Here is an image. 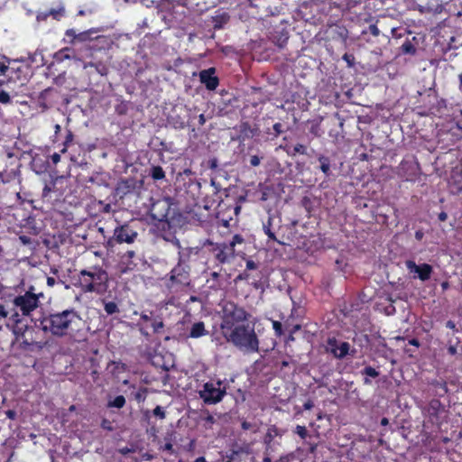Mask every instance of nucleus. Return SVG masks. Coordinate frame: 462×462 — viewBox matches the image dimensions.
<instances>
[{
	"instance_id": "8",
	"label": "nucleus",
	"mask_w": 462,
	"mask_h": 462,
	"mask_svg": "<svg viewBox=\"0 0 462 462\" xmlns=\"http://www.w3.org/2000/svg\"><path fill=\"white\" fill-rule=\"evenodd\" d=\"M241 210V206L235 198L221 199L217 204L216 217L218 225L224 227H229L237 222V216Z\"/></svg>"
},
{
	"instance_id": "63",
	"label": "nucleus",
	"mask_w": 462,
	"mask_h": 462,
	"mask_svg": "<svg viewBox=\"0 0 462 462\" xmlns=\"http://www.w3.org/2000/svg\"><path fill=\"white\" fill-rule=\"evenodd\" d=\"M274 462H291V455H282Z\"/></svg>"
},
{
	"instance_id": "20",
	"label": "nucleus",
	"mask_w": 462,
	"mask_h": 462,
	"mask_svg": "<svg viewBox=\"0 0 462 462\" xmlns=\"http://www.w3.org/2000/svg\"><path fill=\"white\" fill-rule=\"evenodd\" d=\"M432 393L437 397H443L448 393L447 382L444 379H433L429 382Z\"/></svg>"
},
{
	"instance_id": "11",
	"label": "nucleus",
	"mask_w": 462,
	"mask_h": 462,
	"mask_svg": "<svg viewBox=\"0 0 462 462\" xmlns=\"http://www.w3.org/2000/svg\"><path fill=\"white\" fill-rule=\"evenodd\" d=\"M6 76L8 83L11 81H18L21 86L24 85L31 76V67L28 64L14 61L7 66Z\"/></svg>"
},
{
	"instance_id": "25",
	"label": "nucleus",
	"mask_w": 462,
	"mask_h": 462,
	"mask_svg": "<svg viewBox=\"0 0 462 462\" xmlns=\"http://www.w3.org/2000/svg\"><path fill=\"white\" fill-rule=\"evenodd\" d=\"M65 36L69 39V42L73 43L76 41L84 42L88 38V32H78L75 29H68L65 32Z\"/></svg>"
},
{
	"instance_id": "5",
	"label": "nucleus",
	"mask_w": 462,
	"mask_h": 462,
	"mask_svg": "<svg viewBox=\"0 0 462 462\" xmlns=\"http://www.w3.org/2000/svg\"><path fill=\"white\" fill-rule=\"evenodd\" d=\"M164 281L166 287L174 291H182L190 285V266L181 255L179 256L177 264L165 276Z\"/></svg>"
},
{
	"instance_id": "42",
	"label": "nucleus",
	"mask_w": 462,
	"mask_h": 462,
	"mask_svg": "<svg viewBox=\"0 0 462 462\" xmlns=\"http://www.w3.org/2000/svg\"><path fill=\"white\" fill-rule=\"evenodd\" d=\"M147 390L144 387L140 388L135 393H134V399L138 402H144L146 398Z\"/></svg>"
},
{
	"instance_id": "36",
	"label": "nucleus",
	"mask_w": 462,
	"mask_h": 462,
	"mask_svg": "<svg viewBox=\"0 0 462 462\" xmlns=\"http://www.w3.org/2000/svg\"><path fill=\"white\" fill-rule=\"evenodd\" d=\"M447 350L450 356L461 355L462 345L460 339L458 337H456V345H448L447 346Z\"/></svg>"
},
{
	"instance_id": "24",
	"label": "nucleus",
	"mask_w": 462,
	"mask_h": 462,
	"mask_svg": "<svg viewBox=\"0 0 462 462\" xmlns=\"http://www.w3.org/2000/svg\"><path fill=\"white\" fill-rule=\"evenodd\" d=\"M208 332L206 329L205 323L203 321H198L192 324V326L190 327L189 337L199 338L208 335Z\"/></svg>"
},
{
	"instance_id": "48",
	"label": "nucleus",
	"mask_w": 462,
	"mask_h": 462,
	"mask_svg": "<svg viewBox=\"0 0 462 462\" xmlns=\"http://www.w3.org/2000/svg\"><path fill=\"white\" fill-rule=\"evenodd\" d=\"M152 414L156 417H158L159 419L161 420H163L165 419L166 417V412L165 411L163 410V408L162 406H156L153 411H152Z\"/></svg>"
},
{
	"instance_id": "23",
	"label": "nucleus",
	"mask_w": 462,
	"mask_h": 462,
	"mask_svg": "<svg viewBox=\"0 0 462 462\" xmlns=\"http://www.w3.org/2000/svg\"><path fill=\"white\" fill-rule=\"evenodd\" d=\"M282 430L275 425H271L264 435L263 443L266 445V451L271 448V445L275 437L282 436Z\"/></svg>"
},
{
	"instance_id": "18",
	"label": "nucleus",
	"mask_w": 462,
	"mask_h": 462,
	"mask_svg": "<svg viewBox=\"0 0 462 462\" xmlns=\"http://www.w3.org/2000/svg\"><path fill=\"white\" fill-rule=\"evenodd\" d=\"M10 320L12 321V324H7V327H11V329L15 336V340L20 341L21 338L25 337L27 325L22 324L20 314L17 311H14L11 315Z\"/></svg>"
},
{
	"instance_id": "49",
	"label": "nucleus",
	"mask_w": 462,
	"mask_h": 462,
	"mask_svg": "<svg viewBox=\"0 0 462 462\" xmlns=\"http://www.w3.org/2000/svg\"><path fill=\"white\" fill-rule=\"evenodd\" d=\"M18 342L20 343V348L23 350H30L31 346L33 345V343L29 342L28 339L25 338V337L23 338H21V340Z\"/></svg>"
},
{
	"instance_id": "61",
	"label": "nucleus",
	"mask_w": 462,
	"mask_h": 462,
	"mask_svg": "<svg viewBox=\"0 0 462 462\" xmlns=\"http://www.w3.org/2000/svg\"><path fill=\"white\" fill-rule=\"evenodd\" d=\"M51 160L54 165H56L60 161V155L57 152H54L52 155H51Z\"/></svg>"
},
{
	"instance_id": "16",
	"label": "nucleus",
	"mask_w": 462,
	"mask_h": 462,
	"mask_svg": "<svg viewBox=\"0 0 462 462\" xmlns=\"http://www.w3.org/2000/svg\"><path fill=\"white\" fill-rule=\"evenodd\" d=\"M428 414L432 424L439 426L442 423L441 415L445 412L443 404L438 399H432L428 405Z\"/></svg>"
},
{
	"instance_id": "22",
	"label": "nucleus",
	"mask_w": 462,
	"mask_h": 462,
	"mask_svg": "<svg viewBox=\"0 0 462 462\" xmlns=\"http://www.w3.org/2000/svg\"><path fill=\"white\" fill-rule=\"evenodd\" d=\"M449 189L452 194L462 192V172H454L449 180Z\"/></svg>"
},
{
	"instance_id": "55",
	"label": "nucleus",
	"mask_w": 462,
	"mask_h": 462,
	"mask_svg": "<svg viewBox=\"0 0 462 462\" xmlns=\"http://www.w3.org/2000/svg\"><path fill=\"white\" fill-rule=\"evenodd\" d=\"M301 328V326L300 324H296L294 325L291 329H290V336H289V339L290 340H293V334H295L297 331H299L300 329Z\"/></svg>"
},
{
	"instance_id": "52",
	"label": "nucleus",
	"mask_w": 462,
	"mask_h": 462,
	"mask_svg": "<svg viewBox=\"0 0 462 462\" xmlns=\"http://www.w3.org/2000/svg\"><path fill=\"white\" fill-rule=\"evenodd\" d=\"M250 279V274L247 271H244L243 273H239L236 278V281H248Z\"/></svg>"
},
{
	"instance_id": "19",
	"label": "nucleus",
	"mask_w": 462,
	"mask_h": 462,
	"mask_svg": "<svg viewBox=\"0 0 462 462\" xmlns=\"http://www.w3.org/2000/svg\"><path fill=\"white\" fill-rule=\"evenodd\" d=\"M136 181L134 178L122 179L116 186V192L120 196H125L135 189Z\"/></svg>"
},
{
	"instance_id": "9",
	"label": "nucleus",
	"mask_w": 462,
	"mask_h": 462,
	"mask_svg": "<svg viewBox=\"0 0 462 462\" xmlns=\"http://www.w3.org/2000/svg\"><path fill=\"white\" fill-rule=\"evenodd\" d=\"M138 236L137 230L130 223L120 224L115 227L113 235L106 240L105 246L107 250H113L117 245H132Z\"/></svg>"
},
{
	"instance_id": "41",
	"label": "nucleus",
	"mask_w": 462,
	"mask_h": 462,
	"mask_svg": "<svg viewBox=\"0 0 462 462\" xmlns=\"http://www.w3.org/2000/svg\"><path fill=\"white\" fill-rule=\"evenodd\" d=\"M165 439H167V438H165ZM160 449L162 450V451H167V452H169L171 455L177 454V452L174 449L173 445L171 443V438L168 439V441L164 444V446L161 447Z\"/></svg>"
},
{
	"instance_id": "62",
	"label": "nucleus",
	"mask_w": 462,
	"mask_h": 462,
	"mask_svg": "<svg viewBox=\"0 0 462 462\" xmlns=\"http://www.w3.org/2000/svg\"><path fill=\"white\" fill-rule=\"evenodd\" d=\"M342 4L346 5L347 7H354L356 4V0H342Z\"/></svg>"
},
{
	"instance_id": "7",
	"label": "nucleus",
	"mask_w": 462,
	"mask_h": 462,
	"mask_svg": "<svg viewBox=\"0 0 462 462\" xmlns=\"http://www.w3.org/2000/svg\"><path fill=\"white\" fill-rule=\"evenodd\" d=\"M227 383L221 379L209 380L203 383L202 388L199 390V398L207 405H214L221 402L226 395Z\"/></svg>"
},
{
	"instance_id": "33",
	"label": "nucleus",
	"mask_w": 462,
	"mask_h": 462,
	"mask_svg": "<svg viewBox=\"0 0 462 462\" xmlns=\"http://www.w3.org/2000/svg\"><path fill=\"white\" fill-rule=\"evenodd\" d=\"M20 175L19 166L16 169L4 170L5 184L10 183Z\"/></svg>"
},
{
	"instance_id": "35",
	"label": "nucleus",
	"mask_w": 462,
	"mask_h": 462,
	"mask_svg": "<svg viewBox=\"0 0 462 462\" xmlns=\"http://www.w3.org/2000/svg\"><path fill=\"white\" fill-rule=\"evenodd\" d=\"M150 176L154 180H163L165 178V172L163 171V169L157 165V166H152L150 170Z\"/></svg>"
},
{
	"instance_id": "39",
	"label": "nucleus",
	"mask_w": 462,
	"mask_h": 462,
	"mask_svg": "<svg viewBox=\"0 0 462 462\" xmlns=\"http://www.w3.org/2000/svg\"><path fill=\"white\" fill-rule=\"evenodd\" d=\"M50 16H52L53 19L59 21L65 14V9L63 7H60L58 9H50L49 11Z\"/></svg>"
},
{
	"instance_id": "12",
	"label": "nucleus",
	"mask_w": 462,
	"mask_h": 462,
	"mask_svg": "<svg viewBox=\"0 0 462 462\" xmlns=\"http://www.w3.org/2000/svg\"><path fill=\"white\" fill-rule=\"evenodd\" d=\"M251 6L256 9L254 14L261 20L278 15L283 10L282 6H274L275 11H271L272 0H252Z\"/></svg>"
},
{
	"instance_id": "4",
	"label": "nucleus",
	"mask_w": 462,
	"mask_h": 462,
	"mask_svg": "<svg viewBox=\"0 0 462 462\" xmlns=\"http://www.w3.org/2000/svg\"><path fill=\"white\" fill-rule=\"evenodd\" d=\"M171 205L170 199H158L152 204L150 212L152 217L159 222L157 227L159 231L162 232V237L166 241H172L179 248H180V241L171 231V220L173 218Z\"/></svg>"
},
{
	"instance_id": "30",
	"label": "nucleus",
	"mask_w": 462,
	"mask_h": 462,
	"mask_svg": "<svg viewBox=\"0 0 462 462\" xmlns=\"http://www.w3.org/2000/svg\"><path fill=\"white\" fill-rule=\"evenodd\" d=\"M200 419L206 429H211L213 424L216 423L215 417L208 410L202 411Z\"/></svg>"
},
{
	"instance_id": "27",
	"label": "nucleus",
	"mask_w": 462,
	"mask_h": 462,
	"mask_svg": "<svg viewBox=\"0 0 462 462\" xmlns=\"http://www.w3.org/2000/svg\"><path fill=\"white\" fill-rule=\"evenodd\" d=\"M74 51L69 47H65L56 51L53 55V59L56 62L61 63L67 60H71L74 57Z\"/></svg>"
},
{
	"instance_id": "14",
	"label": "nucleus",
	"mask_w": 462,
	"mask_h": 462,
	"mask_svg": "<svg viewBox=\"0 0 462 462\" xmlns=\"http://www.w3.org/2000/svg\"><path fill=\"white\" fill-rule=\"evenodd\" d=\"M100 52L99 50H95L90 52L89 58L90 60L83 61V69H87L88 68H94L97 73L101 76H106L108 73V67L106 62H104L101 59H98L97 54Z\"/></svg>"
},
{
	"instance_id": "32",
	"label": "nucleus",
	"mask_w": 462,
	"mask_h": 462,
	"mask_svg": "<svg viewBox=\"0 0 462 462\" xmlns=\"http://www.w3.org/2000/svg\"><path fill=\"white\" fill-rule=\"evenodd\" d=\"M125 398L123 395H117L113 399H109L107 402V408L121 409L125 405Z\"/></svg>"
},
{
	"instance_id": "26",
	"label": "nucleus",
	"mask_w": 462,
	"mask_h": 462,
	"mask_svg": "<svg viewBox=\"0 0 462 462\" xmlns=\"http://www.w3.org/2000/svg\"><path fill=\"white\" fill-rule=\"evenodd\" d=\"M6 88L0 89V104L4 106L11 105L13 97L17 96L14 89L9 90V83L6 84Z\"/></svg>"
},
{
	"instance_id": "2",
	"label": "nucleus",
	"mask_w": 462,
	"mask_h": 462,
	"mask_svg": "<svg viewBox=\"0 0 462 462\" xmlns=\"http://www.w3.org/2000/svg\"><path fill=\"white\" fill-rule=\"evenodd\" d=\"M34 325L46 335L57 338L67 337L71 342H84L88 337L82 318L72 308L42 312L35 319Z\"/></svg>"
},
{
	"instance_id": "28",
	"label": "nucleus",
	"mask_w": 462,
	"mask_h": 462,
	"mask_svg": "<svg viewBox=\"0 0 462 462\" xmlns=\"http://www.w3.org/2000/svg\"><path fill=\"white\" fill-rule=\"evenodd\" d=\"M318 161L319 162V170L323 172L325 177H329L331 175V170H330L331 161H330V158L326 156V155L319 154L318 156Z\"/></svg>"
},
{
	"instance_id": "37",
	"label": "nucleus",
	"mask_w": 462,
	"mask_h": 462,
	"mask_svg": "<svg viewBox=\"0 0 462 462\" xmlns=\"http://www.w3.org/2000/svg\"><path fill=\"white\" fill-rule=\"evenodd\" d=\"M151 326L152 328L153 333L155 334L162 333L164 328L163 320L160 316H157L154 319H152Z\"/></svg>"
},
{
	"instance_id": "45",
	"label": "nucleus",
	"mask_w": 462,
	"mask_h": 462,
	"mask_svg": "<svg viewBox=\"0 0 462 462\" xmlns=\"http://www.w3.org/2000/svg\"><path fill=\"white\" fill-rule=\"evenodd\" d=\"M296 154H302V155L307 154V147L301 143H297L293 147V152L291 153V155H296Z\"/></svg>"
},
{
	"instance_id": "40",
	"label": "nucleus",
	"mask_w": 462,
	"mask_h": 462,
	"mask_svg": "<svg viewBox=\"0 0 462 462\" xmlns=\"http://www.w3.org/2000/svg\"><path fill=\"white\" fill-rule=\"evenodd\" d=\"M245 239L244 237L239 235V234H236L233 237H232V240L229 241L228 243H226V245L229 246L230 249H233L235 250V246L237 245V244H242L244 243Z\"/></svg>"
},
{
	"instance_id": "56",
	"label": "nucleus",
	"mask_w": 462,
	"mask_h": 462,
	"mask_svg": "<svg viewBox=\"0 0 462 462\" xmlns=\"http://www.w3.org/2000/svg\"><path fill=\"white\" fill-rule=\"evenodd\" d=\"M261 159L258 155H252L250 158V164L254 167H256L260 164Z\"/></svg>"
},
{
	"instance_id": "57",
	"label": "nucleus",
	"mask_w": 462,
	"mask_h": 462,
	"mask_svg": "<svg viewBox=\"0 0 462 462\" xmlns=\"http://www.w3.org/2000/svg\"><path fill=\"white\" fill-rule=\"evenodd\" d=\"M343 60H344L345 61H346V62H347V64H348V66H349V67H351V66H353V65H354V60H355V58H354V56H353V55L346 53V54H344V56H343Z\"/></svg>"
},
{
	"instance_id": "15",
	"label": "nucleus",
	"mask_w": 462,
	"mask_h": 462,
	"mask_svg": "<svg viewBox=\"0 0 462 462\" xmlns=\"http://www.w3.org/2000/svg\"><path fill=\"white\" fill-rule=\"evenodd\" d=\"M216 69L214 67L208 68L199 71V81L209 91L216 90L219 85V79L216 75Z\"/></svg>"
},
{
	"instance_id": "29",
	"label": "nucleus",
	"mask_w": 462,
	"mask_h": 462,
	"mask_svg": "<svg viewBox=\"0 0 462 462\" xmlns=\"http://www.w3.org/2000/svg\"><path fill=\"white\" fill-rule=\"evenodd\" d=\"M272 226H273V217H268L267 221L263 224V229L264 234L268 236L269 240L282 244L276 238L275 233L273 231Z\"/></svg>"
},
{
	"instance_id": "50",
	"label": "nucleus",
	"mask_w": 462,
	"mask_h": 462,
	"mask_svg": "<svg viewBox=\"0 0 462 462\" xmlns=\"http://www.w3.org/2000/svg\"><path fill=\"white\" fill-rule=\"evenodd\" d=\"M273 130L274 137H278L282 133H283L282 125L281 123H275L273 125Z\"/></svg>"
},
{
	"instance_id": "34",
	"label": "nucleus",
	"mask_w": 462,
	"mask_h": 462,
	"mask_svg": "<svg viewBox=\"0 0 462 462\" xmlns=\"http://www.w3.org/2000/svg\"><path fill=\"white\" fill-rule=\"evenodd\" d=\"M102 302L106 315H113L120 312L119 307L115 301H106L103 300Z\"/></svg>"
},
{
	"instance_id": "47",
	"label": "nucleus",
	"mask_w": 462,
	"mask_h": 462,
	"mask_svg": "<svg viewBox=\"0 0 462 462\" xmlns=\"http://www.w3.org/2000/svg\"><path fill=\"white\" fill-rule=\"evenodd\" d=\"M295 433L298 434L300 439H304L308 436V430L305 426L297 425L295 428Z\"/></svg>"
},
{
	"instance_id": "17",
	"label": "nucleus",
	"mask_w": 462,
	"mask_h": 462,
	"mask_svg": "<svg viewBox=\"0 0 462 462\" xmlns=\"http://www.w3.org/2000/svg\"><path fill=\"white\" fill-rule=\"evenodd\" d=\"M327 344V350L337 358H344L348 354L350 345L347 342H342L338 345V342L335 337H329Z\"/></svg>"
},
{
	"instance_id": "6",
	"label": "nucleus",
	"mask_w": 462,
	"mask_h": 462,
	"mask_svg": "<svg viewBox=\"0 0 462 462\" xmlns=\"http://www.w3.org/2000/svg\"><path fill=\"white\" fill-rule=\"evenodd\" d=\"M42 297L43 293H36L32 286L23 294L19 295H15L11 289V305L23 316H30L40 306V298Z\"/></svg>"
},
{
	"instance_id": "10",
	"label": "nucleus",
	"mask_w": 462,
	"mask_h": 462,
	"mask_svg": "<svg viewBox=\"0 0 462 462\" xmlns=\"http://www.w3.org/2000/svg\"><path fill=\"white\" fill-rule=\"evenodd\" d=\"M217 266L230 263L236 257V250L230 249L226 242L216 243L208 239L205 244Z\"/></svg>"
},
{
	"instance_id": "13",
	"label": "nucleus",
	"mask_w": 462,
	"mask_h": 462,
	"mask_svg": "<svg viewBox=\"0 0 462 462\" xmlns=\"http://www.w3.org/2000/svg\"><path fill=\"white\" fill-rule=\"evenodd\" d=\"M405 266L409 270L410 273H415L418 274V278L422 281H428L431 273L433 272V268L429 263H421L416 264V263L412 260H407L405 262Z\"/></svg>"
},
{
	"instance_id": "59",
	"label": "nucleus",
	"mask_w": 462,
	"mask_h": 462,
	"mask_svg": "<svg viewBox=\"0 0 462 462\" xmlns=\"http://www.w3.org/2000/svg\"><path fill=\"white\" fill-rule=\"evenodd\" d=\"M245 267H246L245 271L255 270V269H257V264L254 261L250 259V260L246 261Z\"/></svg>"
},
{
	"instance_id": "64",
	"label": "nucleus",
	"mask_w": 462,
	"mask_h": 462,
	"mask_svg": "<svg viewBox=\"0 0 462 462\" xmlns=\"http://www.w3.org/2000/svg\"><path fill=\"white\" fill-rule=\"evenodd\" d=\"M140 319H141V320H143L144 322L152 320V317L149 314H147L146 312H142L140 315Z\"/></svg>"
},
{
	"instance_id": "38",
	"label": "nucleus",
	"mask_w": 462,
	"mask_h": 462,
	"mask_svg": "<svg viewBox=\"0 0 462 462\" xmlns=\"http://www.w3.org/2000/svg\"><path fill=\"white\" fill-rule=\"evenodd\" d=\"M402 51L403 53H406V54H415L416 53L415 46L409 40L405 41L402 43Z\"/></svg>"
},
{
	"instance_id": "3",
	"label": "nucleus",
	"mask_w": 462,
	"mask_h": 462,
	"mask_svg": "<svg viewBox=\"0 0 462 462\" xmlns=\"http://www.w3.org/2000/svg\"><path fill=\"white\" fill-rule=\"evenodd\" d=\"M78 282L81 291L103 295L108 289V274L101 266H91L79 271Z\"/></svg>"
},
{
	"instance_id": "44",
	"label": "nucleus",
	"mask_w": 462,
	"mask_h": 462,
	"mask_svg": "<svg viewBox=\"0 0 462 462\" xmlns=\"http://www.w3.org/2000/svg\"><path fill=\"white\" fill-rule=\"evenodd\" d=\"M273 328L277 337H282L283 335L282 324L278 320H273Z\"/></svg>"
},
{
	"instance_id": "46",
	"label": "nucleus",
	"mask_w": 462,
	"mask_h": 462,
	"mask_svg": "<svg viewBox=\"0 0 462 462\" xmlns=\"http://www.w3.org/2000/svg\"><path fill=\"white\" fill-rule=\"evenodd\" d=\"M73 138H74L73 133L70 130H68L66 137H65V141L63 143L64 148L61 150L62 152H66L67 147L69 145L70 143H72Z\"/></svg>"
},
{
	"instance_id": "54",
	"label": "nucleus",
	"mask_w": 462,
	"mask_h": 462,
	"mask_svg": "<svg viewBox=\"0 0 462 462\" xmlns=\"http://www.w3.org/2000/svg\"><path fill=\"white\" fill-rule=\"evenodd\" d=\"M19 240L24 245L32 244V238L25 235L19 236Z\"/></svg>"
},
{
	"instance_id": "53",
	"label": "nucleus",
	"mask_w": 462,
	"mask_h": 462,
	"mask_svg": "<svg viewBox=\"0 0 462 462\" xmlns=\"http://www.w3.org/2000/svg\"><path fill=\"white\" fill-rule=\"evenodd\" d=\"M49 16H50V14H49L48 11L42 12L37 14L36 19L38 22H43V21H46Z\"/></svg>"
},
{
	"instance_id": "58",
	"label": "nucleus",
	"mask_w": 462,
	"mask_h": 462,
	"mask_svg": "<svg viewBox=\"0 0 462 462\" xmlns=\"http://www.w3.org/2000/svg\"><path fill=\"white\" fill-rule=\"evenodd\" d=\"M289 36H288V32H286L285 34L284 33H282L281 37L277 40V43L280 47H282L284 43H286L287 40H288Z\"/></svg>"
},
{
	"instance_id": "21",
	"label": "nucleus",
	"mask_w": 462,
	"mask_h": 462,
	"mask_svg": "<svg viewBox=\"0 0 462 462\" xmlns=\"http://www.w3.org/2000/svg\"><path fill=\"white\" fill-rule=\"evenodd\" d=\"M230 20V15L223 10H217L215 15L212 16L214 29L219 30L224 27Z\"/></svg>"
},
{
	"instance_id": "1",
	"label": "nucleus",
	"mask_w": 462,
	"mask_h": 462,
	"mask_svg": "<svg viewBox=\"0 0 462 462\" xmlns=\"http://www.w3.org/2000/svg\"><path fill=\"white\" fill-rule=\"evenodd\" d=\"M251 317L244 307L228 301L222 308L219 326L225 341L247 354L258 353L260 345Z\"/></svg>"
},
{
	"instance_id": "43",
	"label": "nucleus",
	"mask_w": 462,
	"mask_h": 462,
	"mask_svg": "<svg viewBox=\"0 0 462 462\" xmlns=\"http://www.w3.org/2000/svg\"><path fill=\"white\" fill-rule=\"evenodd\" d=\"M135 256V252L133 251V250H128L126 251L123 255H122V260L124 261V263H125L126 264H131L133 262H132V259Z\"/></svg>"
},
{
	"instance_id": "60",
	"label": "nucleus",
	"mask_w": 462,
	"mask_h": 462,
	"mask_svg": "<svg viewBox=\"0 0 462 462\" xmlns=\"http://www.w3.org/2000/svg\"><path fill=\"white\" fill-rule=\"evenodd\" d=\"M446 327L449 329H452L455 332L458 331V329L457 328V325L453 320H448L446 322Z\"/></svg>"
},
{
	"instance_id": "31",
	"label": "nucleus",
	"mask_w": 462,
	"mask_h": 462,
	"mask_svg": "<svg viewBox=\"0 0 462 462\" xmlns=\"http://www.w3.org/2000/svg\"><path fill=\"white\" fill-rule=\"evenodd\" d=\"M361 374H365L366 375L367 377H365L364 379V383L365 384H371V380L368 378V377H372V378H376L379 376V372L372 367V366H365L362 371H361Z\"/></svg>"
},
{
	"instance_id": "51",
	"label": "nucleus",
	"mask_w": 462,
	"mask_h": 462,
	"mask_svg": "<svg viewBox=\"0 0 462 462\" xmlns=\"http://www.w3.org/2000/svg\"><path fill=\"white\" fill-rule=\"evenodd\" d=\"M368 31L374 37H377L380 34V30H379V28L377 27L376 24H370L369 28H368Z\"/></svg>"
}]
</instances>
